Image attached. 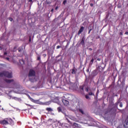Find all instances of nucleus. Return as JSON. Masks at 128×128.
<instances>
[{"label": "nucleus", "instance_id": "36", "mask_svg": "<svg viewBox=\"0 0 128 128\" xmlns=\"http://www.w3.org/2000/svg\"><path fill=\"white\" fill-rule=\"evenodd\" d=\"M28 2H32V0H29Z\"/></svg>", "mask_w": 128, "mask_h": 128}, {"label": "nucleus", "instance_id": "26", "mask_svg": "<svg viewBox=\"0 0 128 128\" xmlns=\"http://www.w3.org/2000/svg\"><path fill=\"white\" fill-rule=\"evenodd\" d=\"M120 108H122V102H121L120 103Z\"/></svg>", "mask_w": 128, "mask_h": 128}, {"label": "nucleus", "instance_id": "42", "mask_svg": "<svg viewBox=\"0 0 128 128\" xmlns=\"http://www.w3.org/2000/svg\"><path fill=\"white\" fill-rule=\"evenodd\" d=\"M51 12H54V9H52Z\"/></svg>", "mask_w": 128, "mask_h": 128}, {"label": "nucleus", "instance_id": "48", "mask_svg": "<svg viewBox=\"0 0 128 128\" xmlns=\"http://www.w3.org/2000/svg\"><path fill=\"white\" fill-rule=\"evenodd\" d=\"M112 110V109L110 110V112Z\"/></svg>", "mask_w": 128, "mask_h": 128}, {"label": "nucleus", "instance_id": "18", "mask_svg": "<svg viewBox=\"0 0 128 128\" xmlns=\"http://www.w3.org/2000/svg\"><path fill=\"white\" fill-rule=\"evenodd\" d=\"M80 90H82V92H84V86H80Z\"/></svg>", "mask_w": 128, "mask_h": 128}, {"label": "nucleus", "instance_id": "45", "mask_svg": "<svg viewBox=\"0 0 128 128\" xmlns=\"http://www.w3.org/2000/svg\"><path fill=\"white\" fill-rule=\"evenodd\" d=\"M54 2H56L57 0H54Z\"/></svg>", "mask_w": 128, "mask_h": 128}, {"label": "nucleus", "instance_id": "24", "mask_svg": "<svg viewBox=\"0 0 128 128\" xmlns=\"http://www.w3.org/2000/svg\"><path fill=\"white\" fill-rule=\"evenodd\" d=\"M9 20H10V22H12L13 20L12 18H8Z\"/></svg>", "mask_w": 128, "mask_h": 128}, {"label": "nucleus", "instance_id": "41", "mask_svg": "<svg viewBox=\"0 0 128 128\" xmlns=\"http://www.w3.org/2000/svg\"><path fill=\"white\" fill-rule=\"evenodd\" d=\"M98 92H96V96H98Z\"/></svg>", "mask_w": 128, "mask_h": 128}, {"label": "nucleus", "instance_id": "32", "mask_svg": "<svg viewBox=\"0 0 128 128\" xmlns=\"http://www.w3.org/2000/svg\"><path fill=\"white\" fill-rule=\"evenodd\" d=\"M6 59L7 60H10V58H8V57H6Z\"/></svg>", "mask_w": 128, "mask_h": 128}, {"label": "nucleus", "instance_id": "17", "mask_svg": "<svg viewBox=\"0 0 128 128\" xmlns=\"http://www.w3.org/2000/svg\"><path fill=\"white\" fill-rule=\"evenodd\" d=\"M88 95L89 96H94V94L92 93V92H88Z\"/></svg>", "mask_w": 128, "mask_h": 128}, {"label": "nucleus", "instance_id": "6", "mask_svg": "<svg viewBox=\"0 0 128 128\" xmlns=\"http://www.w3.org/2000/svg\"><path fill=\"white\" fill-rule=\"evenodd\" d=\"M62 102H63L64 106H68L70 102L68 100H66L64 99H62Z\"/></svg>", "mask_w": 128, "mask_h": 128}, {"label": "nucleus", "instance_id": "49", "mask_svg": "<svg viewBox=\"0 0 128 128\" xmlns=\"http://www.w3.org/2000/svg\"><path fill=\"white\" fill-rule=\"evenodd\" d=\"M6 1L8 0H6Z\"/></svg>", "mask_w": 128, "mask_h": 128}, {"label": "nucleus", "instance_id": "31", "mask_svg": "<svg viewBox=\"0 0 128 128\" xmlns=\"http://www.w3.org/2000/svg\"><path fill=\"white\" fill-rule=\"evenodd\" d=\"M90 6L92 7L94 6V4L91 3V4H90Z\"/></svg>", "mask_w": 128, "mask_h": 128}, {"label": "nucleus", "instance_id": "8", "mask_svg": "<svg viewBox=\"0 0 128 128\" xmlns=\"http://www.w3.org/2000/svg\"><path fill=\"white\" fill-rule=\"evenodd\" d=\"M6 82H7V84H10V82H14V79H11V80H4Z\"/></svg>", "mask_w": 128, "mask_h": 128}, {"label": "nucleus", "instance_id": "28", "mask_svg": "<svg viewBox=\"0 0 128 128\" xmlns=\"http://www.w3.org/2000/svg\"><path fill=\"white\" fill-rule=\"evenodd\" d=\"M63 4H66V0H64L63 2Z\"/></svg>", "mask_w": 128, "mask_h": 128}, {"label": "nucleus", "instance_id": "1", "mask_svg": "<svg viewBox=\"0 0 128 128\" xmlns=\"http://www.w3.org/2000/svg\"><path fill=\"white\" fill-rule=\"evenodd\" d=\"M29 80L31 82H36V72L34 70H30L28 74Z\"/></svg>", "mask_w": 128, "mask_h": 128}, {"label": "nucleus", "instance_id": "23", "mask_svg": "<svg viewBox=\"0 0 128 128\" xmlns=\"http://www.w3.org/2000/svg\"><path fill=\"white\" fill-rule=\"evenodd\" d=\"M85 98H86V100H88V98H90V96H88V95L86 94L85 96Z\"/></svg>", "mask_w": 128, "mask_h": 128}, {"label": "nucleus", "instance_id": "12", "mask_svg": "<svg viewBox=\"0 0 128 128\" xmlns=\"http://www.w3.org/2000/svg\"><path fill=\"white\" fill-rule=\"evenodd\" d=\"M78 110L80 112V114H84V110H82V108H79Z\"/></svg>", "mask_w": 128, "mask_h": 128}, {"label": "nucleus", "instance_id": "22", "mask_svg": "<svg viewBox=\"0 0 128 128\" xmlns=\"http://www.w3.org/2000/svg\"><path fill=\"white\" fill-rule=\"evenodd\" d=\"M16 48H17L16 46L14 48V50H13L14 52H16Z\"/></svg>", "mask_w": 128, "mask_h": 128}, {"label": "nucleus", "instance_id": "20", "mask_svg": "<svg viewBox=\"0 0 128 128\" xmlns=\"http://www.w3.org/2000/svg\"><path fill=\"white\" fill-rule=\"evenodd\" d=\"M118 82H122V76H119L118 77Z\"/></svg>", "mask_w": 128, "mask_h": 128}, {"label": "nucleus", "instance_id": "4", "mask_svg": "<svg viewBox=\"0 0 128 128\" xmlns=\"http://www.w3.org/2000/svg\"><path fill=\"white\" fill-rule=\"evenodd\" d=\"M96 70L98 72H102L104 70V68H102V66H98Z\"/></svg>", "mask_w": 128, "mask_h": 128}, {"label": "nucleus", "instance_id": "9", "mask_svg": "<svg viewBox=\"0 0 128 128\" xmlns=\"http://www.w3.org/2000/svg\"><path fill=\"white\" fill-rule=\"evenodd\" d=\"M30 100H31V102H34V104H36L38 102V100H34L32 98H30Z\"/></svg>", "mask_w": 128, "mask_h": 128}, {"label": "nucleus", "instance_id": "43", "mask_svg": "<svg viewBox=\"0 0 128 128\" xmlns=\"http://www.w3.org/2000/svg\"><path fill=\"white\" fill-rule=\"evenodd\" d=\"M50 3L48 2H47V4H48Z\"/></svg>", "mask_w": 128, "mask_h": 128}, {"label": "nucleus", "instance_id": "2", "mask_svg": "<svg viewBox=\"0 0 128 128\" xmlns=\"http://www.w3.org/2000/svg\"><path fill=\"white\" fill-rule=\"evenodd\" d=\"M0 76H6L8 78H12V74L6 71H3L2 72H0Z\"/></svg>", "mask_w": 128, "mask_h": 128}, {"label": "nucleus", "instance_id": "33", "mask_svg": "<svg viewBox=\"0 0 128 128\" xmlns=\"http://www.w3.org/2000/svg\"><path fill=\"white\" fill-rule=\"evenodd\" d=\"M97 60H98V62H100V58H98L97 59Z\"/></svg>", "mask_w": 128, "mask_h": 128}, {"label": "nucleus", "instance_id": "11", "mask_svg": "<svg viewBox=\"0 0 128 128\" xmlns=\"http://www.w3.org/2000/svg\"><path fill=\"white\" fill-rule=\"evenodd\" d=\"M46 110H47V112H52L53 110L51 108H46Z\"/></svg>", "mask_w": 128, "mask_h": 128}, {"label": "nucleus", "instance_id": "29", "mask_svg": "<svg viewBox=\"0 0 128 128\" xmlns=\"http://www.w3.org/2000/svg\"><path fill=\"white\" fill-rule=\"evenodd\" d=\"M32 42V38L30 36V38H29V42Z\"/></svg>", "mask_w": 128, "mask_h": 128}, {"label": "nucleus", "instance_id": "30", "mask_svg": "<svg viewBox=\"0 0 128 128\" xmlns=\"http://www.w3.org/2000/svg\"><path fill=\"white\" fill-rule=\"evenodd\" d=\"M100 38V36L96 37V40H98V38Z\"/></svg>", "mask_w": 128, "mask_h": 128}, {"label": "nucleus", "instance_id": "40", "mask_svg": "<svg viewBox=\"0 0 128 128\" xmlns=\"http://www.w3.org/2000/svg\"><path fill=\"white\" fill-rule=\"evenodd\" d=\"M120 36H122V32H120Z\"/></svg>", "mask_w": 128, "mask_h": 128}, {"label": "nucleus", "instance_id": "38", "mask_svg": "<svg viewBox=\"0 0 128 128\" xmlns=\"http://www.w3.org/2000/svg\"><path fill=\"white\" fill-rule=\"evenodd\" d=\"M2 50V48L0 46V50Z\"/></svg>", "mask_w": 128, "mask_h": 128}, {"label": "nucleus", "instance_id": "5", "mask_svg": "<svg viewBox=\"0 0 128 128\" xmlns=\"http://www.w3.org/2000/svg\"><path fill=\"white\" fill-rule=\"evenodd\" d=\"M124 126L125 128H128V118H126V120L124 123Z\"/></svg>", "mask_w": 128, "mask_h": 128}, {"label": "nucleus", "instance_id": "3", "mask_svg": "<svg viewBox=\"0 0 128 128\" xmlns=\"http://www.w3.org/2000/svg\"><path fill=\"white\" fill-rule=\"evenodd\" d=\"M10 120V119L8 118H5L3 120H0V124L3 126H6L9 124L8 122Z\"/></svg>", "mask_w": 128, "mask_h": 128}, {"label": "nucleus", "instance_id": "25", "mask_svg": "<svg viewBox=\"0 0 128 128\" xmlns=\"http://www.w3.org/2000/svg\"><path fill=\"white\" fill-rule=\"evenodd\" d=\"M37 60H40V56H38L37 58Z\"/></svg>", "mask_w": 128, "mask_h": 128}, {"label": "nucleus", "instance_id": "35", "mask_svg": "<svg viewBox=\"0 0 128 128\" xmlns=\"http://www.w3.org/2000/svg\"><path fill=\"white\" fill-rule=\"evenodd\" d=\"M6 54H8V53L6 52H4V56H6Z\"/></svg>", "mask_w": 128, "mask_h": 128}, {"label": "nucleus", "instance_id": "39", "mask_svg": "<svg viewBox=\"0 0 128 128\" xmlns=\"http://www.w3.org/2000/svg\"><path fill=\"white\" fill-rule=\"evenodd\" d=\"M125 34H128V32H125Z\"/></svg>", "mask_w": 128, "mask_h": 128}, {"label": "nucleus", "instance_id": "37", "mask_svg": "<svg viewBox=\"0 0 128 128\" xmlns=\"http://www.w3.org/2000/svg\"><path fill=\"white\" fill-rule=\"evenodd\" d=\"M58 7L56 6V8H55V10H58Z\"/></svg>", "mask_w": 128, "mask_h": 128}, {"label": "nucleus", "instance_id": "10", "mask_svg": "<svg viewBox=\"0 0 128 128\" xmlns=\"http://www.w3.org/2000/svg\"><path fill=\"white\" fill-rule=\"evenodd\" d=\"M80 44H82V46H84V37H83V38H82V40H81Z\"/></svg>", "mask_w": 128, "mask_h": 128}, {"label": "nucleus", "instance_id": "21", "mask_svg": "<svg viewBox=\"0 0 128 128\" xmlns=\"http://www.w3.org/2000/svg\"><path fill=\"white\" fill-rule=\"evenodd\" d=\"M18 50L19 52H22V48H18Z\"/></svg>", "mask_w": 128, "mask_h": 128}, {"label": "nucleus", "instance_id": "14", "mask_svg": "<svg viewBox=\"0 0 128 128\" xmlns=\"http://www.w3.org/2000/svg\"><path fill=\"white\" fill-rule=\"evenodd\" d=\"M72 74H76V70L74 68L72 69Z\"/></svg>", "mask_w": 128, "mask_h": 128}, {"label": "nucleus", "instance_id": "46", "mask_svg": "<svg viewBox=\"0 0 128 128\" xmlns=\"http://www.w3.org/2000/svg\"><path fill=\"white\" fill-rule=\"evenodd\" d=\"M46 56V54H44V56Z\"/></svg>", "mask_w": 128, "mask_h": 128}, {"label": "nucleus", "instance_id": "34", "mask_svg": "<svg viewBox=\"0 0 128 128\" xmlns=\"http://www.w3.org/2000/svg\"><path fill=\"white\" fill-rule=\"evenodd\" d=\"M86 91L88 92V88H86Z\"/></svg>", "mask_w": 128, "mask_h": 128}, {"label": "nucleus", "instance_id": "13", "mask_svg": "<svg viewBox=\"0 0 128 128\" xmlns=\"http://www.w3.org/2000/svg\"><path fill=\"white\" fill-rule=\"evenodd\" d=\"M120 102V100H118L115 104H112V106H118Z\"/></svg>", "mask_w": 128, "mask_h": 128}, {"label": "nucleus", "instance_id": "47", "mask_svg": "<svg viewBox=\"0 0 128 128\" xmlns=\"http://www.w3.org/2000/svg\"><path fill=\"white\" fill-rule=\"evenodd\" d=\"M14 98H16V97H14Z\"/></svg>", "mask_w": 128, "mask_h": 128}, {"label": "nucleus", "instance_id": "27", "mask_svg": "<svg viewBox=\"0 0 128 128\" xmlns=\"http://www.w3.org/2000/svg\"><path fill=\"white\" fill-rule=\"evenodd\" d=\"M62 48V46H56V49H57V50H58V48Z\"/></svg>", "mask_w": 128, "mask_h": 128}, {"label": "nucleus", "instance_id": "15", "mask_svg": "<svg viewBox=\"0 0 128 128\" xmlns=\"http://www.w3.org/2000/svg\"><path fill=\"white\" fill-rule=\"evenodd\" d=\"M94 58H92L91 60L90 61V64H94Z\"/></svg>", "mask_w": 128, "mask_h": 128}, {"label": "nucleus", "instance_id": "44", "mask_svg": "<svg viewBox=\"0 0 128 128\" xmlns=\"http://www.w3.org/2000/svg\"><path fill=\"white\" fill-rule=\"evenodd\" d=\"M90 50H92V48H90Z\"/></svg>", "mask_w": 128, "mask_h": 128}, {"label": "nucleus", "instance_id": "19", "mask_svg": "<svg viewBox=\"0 0 128 128\" xmlns=\"http://www.w3.org/2000/svg\"><path fill=\"white\" fill-rule=\"evenodd\" d=\"M92 28H88V34H90V32H92Z\"/></svg>", "mask_w": 128, "mask_h": 128}, {"label": "nucleus", "instance_id": "7", "mask_svg": "<svg viewBox=\"0 0 128 128\" xmlns=\"http://www.w3.org/2000/svg\"><path fill=\"white\" fill-rule=\"evenodd\" d=\"M84 27L82 26L80 27V30L78 32V34L80 35L84 32Z\"/></svg>", "mask_w": 128, "mask_h": 128}, {"label": "nucleus", "instance_id": "16", "mask_svg": "<svg viewBox=\"0 0 128 128\" xmlns=\"http://www.w3.org/2000/svg\"><path fill=\"white\" fill-rule=\"evenodd\" d=\"M57 110H58V112H62V108L61 107H58Z\"/></svg>", "mask_w": 128, "mask_h": 128}]
</instances>
